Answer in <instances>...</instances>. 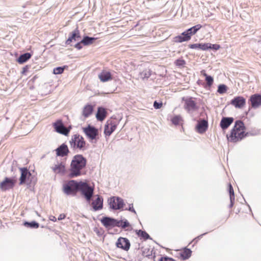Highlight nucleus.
Listing matches in <instances>:
<instances>
[{
	"label": "nucleus",
	"instance_id": "f257e3e1",
	"mask_svg": "<svg viewBox=\"0 0 261 261\" xmlns=\"http://www.w3.org/2000/svg\"><path fill=\"white\" fill-rule=\"evenodd\" d=\"M87 164V159L82 154L75 155L71 161L69 176L71 178L82 175V170Z\"/></svg>",
	"mask_w": 261,
	"mask_h": 261
},
{
	"label": "nucleus",
	"instance_id": "f03ea898",
	"mask_svg": "<svg viewBox=\"0 0 261 261\" xmlns=\"http://www.w3.org/2000/svg\"><path fill=\"white\" fill-rule=\"evenodd\" d=\"M245 128L244 123L241 120H237L233 128L231 129L229 137L227 136L228 139L232 142H237L241 141L244 137L247 136L248 133H245L244 129Z\"/></svg>",
	"mask_w": 261,
	"mask_h": 261
},
{
	"label": "nucleus",
	"instance_id": "7ed1b4c3",
	"mask_svg": "<svg viewBox=\"0 0 261 261\" xmlns=\"http://www.w3.org/2000/svg\"><path fill=\"white\" fill-rule=\"evenodd\" d=\"M79 188L81 195L85 198L87 202L90 203L94 195V187L91 186L86 182L80 181Z\"/></svg>",
	"mask_w": 261,
	"mask_h": 261
},
{
	"label": "nucleus",
	"instance_id": "20e7f679",
	"mask_svg": "<svg viewBox=\"0 0 261 261\" xmlns=\"http://www.w3.org/2000/svg\"><path fill=\"white\" fill-rule=\"evenodd\" d=\"M80 181L70 180L64 184L63 186V191L67 195L74 196L79 192Z\"/></svg>",
	"mask_w": 261,
	"mask_h": 261
},
{
	"label": "nucleus",
	"instance_id": "39448f33",
	"mask_svg": "<svg viewBox=\"0 0 261 261\" xmlns=\"http://www.w3.org/2000/svg\"><path fill=\"white\" fill-rule=\"evenodd\" d=\"M21 171V176L19 179V185L27 184L28 185H34L36 183V179L27 168H20Z\"/></svg>",
	"mask_w": 261,
	"mask_h": 261
},
{
	"label": "nucleus",
	"instance_id": "423d86ee",
	"mask_svg": "<svg viewBox=\"0 0 261 261\" xmlns=\"http://www.w3.org/2000/svg\"><path fill=\"white\" fill-rule=\"evenodd\" d=\"M71 148L73 149L79 148L80 150H85L86 142L84 138L79 134H75L71 137L69 141Z\"/></svg>",
	"mask_w": 261,
	"mask_h": 261
},
{
	"label": "nucleus",
	"instance_id": "0eeeda50",
	"mask_svg": "<svg viewBox=\"0 0 261 261\" xmlns=\"http://www.w3.org/2000/svg\"><path fill=\"white\" fill-rule=\"evenodd\" d=\"M110 207L114 210H120L123 208L124 203L123 200L119 197L113 196L108 200Z\"/></svg>",
	"mask_w": 261,
	"mask_h": 261
},
{
	"label": "nucleus",
	"instance_id": "6e6552de",
	"mask_svg": "<svg viewBox=\"0 0 261 261\" xmlns=\"http://www.w3.org/2000/svg\"><path fill=\"white\" fill-rule=\"evenodd\" d=\"M83 130L90 140L97 139L98 136V130L95 126L89 124L87 127H83Z\"/></svg>",
	"mask_w": 261,
	"mask_h": 261
},
{
	"label": "nucleus",
	"instance_id": "1a4fd4ad",
	"mask_svg": "<svg viewBox=\"0 0 261 261\" xmlns=\"http://www.w3.org/2000/svg\"><path fill=\"white\" fill-rule=\"evenodd\" d=\"M55 130L58 133L67 136L71 128V126L68 127L65 126L61 120H58L53 123Z\"/></svg>",
	"mask_w": 261,
	"mask_h": 261
},
{
	"label": "nucleus",
	"instance_id": "9d476101",
	"mask_svg": "<svg viewBox=\"0 0 261 261\" xmlns=\"http://www.w3.org/2000/svg\"><path fill=\"white\" fill-rule=\"evenodd\" d=\"M81 38L80 32L78 30V28H76L73 31L69 34V38L66 41L65 44L66 45H70L72 46V42L79 41L81 40Z\"/></svg>",
	"mask_w": 261,
	"mask_h": 261
},
{
	"label": "nucleus",
	"instance_id": "9b49d317",
	"mask_svg": "<svg viewBox=\"0 0 261 261\" xmlns=\"http://www.w3.org/2000/svg\"><path fill=\"white\" fill-rule=\"evenodd\" d=\"M101 223L106 227L119 226L118 220L109 217H104L100 220Z\"/></svg>",
	"mask_w": 261,
	"mask_h": 261
},
{
	"label": "nucleus",
	"instance_id": "f8f14e48",
	"mask_svg": "<svg viewBox=\"0 0 261 261\" xmlns=\"http://www.w3.org/2000/svg\"><path fill=\"white\" fill-rule=\"evenodd\" d=\"M118 248H121L125 251H128L129 249L130 244L129 240L125 238H119L116 243Z\"/></svg>",
	"mask_w": 261,
	"mask_h": 261
},
{
	"label": "nucleus",
	"instance_id": "ddd939ff",
	"mask_svg": "<svg viewBox=\"0 0 261 261\" xmlns=\"http://www.w3.org/2000/svg\"><path fill=\"white\" fill-rule=\"evenodd\" d=\"M230 104L236 108L241 109L246 104V99L243 96H238L230 101Z\"/></svg>",
	"mask_w": 261,
	"mask_h": 261
},
{
	"label": "nucleus",
	"instance_id": "4468645a",
	"mask_svg": "<svg viewBox=\"0 0 261 261\" xmlns=\"http://www.w3.org/2000/svg\"><path fill=\"white\" fill-rule=\"evenodd\" d=\"M184 100L185 102V108L188 112H192L198 109L196 103L193 100L192 97L186 98Z\"/></svg>",
	"mask_w": 261,
	"mask_h": 261
},
{
	"label": "nucleus",
	"instance_id": "2eb2a0df",
	"mask_svg": "<svg viewBox=\"0 0 261 261\" xmlns=\"http://www.w3.org/2000/svg\"><path fill=\"white\" fill-rule=\"evenodd\" d=\"M117 125L115 122L112 120L108 121L105 125L104 134L106 136H110L116 129Z\"/></svg>",
	"mask_w": 261,
	"mask_h": 261
},
{
	"label": "nucleus",
	"instance_id": "dca6fc26",
	"mask_svg": "<svg viewBox=\"0 0 261 261\" xmlns=\"http://www.w3.org/2000/svg\"><path fill=\"white\" fill-rule=\"evenodd\" d=\"M15 180L8 177H6L5 179L0 183V189L2 191H6L12 188L15 185Z\"/></svg>",
	"mask_w": 261,
	"mask_h": 261
},
{
	"label": "nucleus",
	"instance_id": "f3484780",
	"mask_svg": "<svg viewBox=\"0 0 261 261\" xmlns=\"http://www.w3.org/2000/svg\"><path fill=\"white\" fill-rule=\"evenodd\" d=\"M249 101L251 102V106L252 108L256 109L261 106V95L259 94H254L250 97Z\"/></svg>",
	"mask_w": 261,
	"mask_h": 261
},
{
	"label": "nucleus",
	"instance_id": "a211bd4d",
	"mask_svg": "<svg viewBox=\"0 0 261 261\" xmlns=\"http://www.w3.org/2000/svg\"><path fill=\"white\" fill-rule=\"evenodd\" d=\"M208 126V121L205 119H200L198 121L196 126V129L200 134H203L206 132Z\"/></svg>",
	"mask_w": 261,
	"mask_h": 261
},
{
	"label": "nucleus",
	"instance_id": "6ab92c4d",
	"mask_svg": "<svg viewBox=\"0 0 261 261\" xmlns=\"http://www.w3.org/2000/svg\"><path fill=\"white\" fill-rule=\"evenodd\" d=\"M91 205L94 211L101 210L103 207V198L97 195L96 199L91 203Z\"/></svg>",
	"mask_w": 261,
	"mask_h": 261
},
{
	"label": "nucleus",
	"instance_id": "aec40b11",
	"mask_svg": "<svg viewBox=\"0 0 261 261\" xmlns=\"http://www.w3.org/2000/svg\"><path fill=\"white\" fill-rule=\"evenodd\" d=\"M55 150L56 151L57 155L62 157L67 156L69 152L67 145L65 143L61 144Z\"/></svg>",
	"mask_w": 261,
	"mask_h": 261
},
{
	"label": "nucleus",
	"instance_id": "412c9836",
	"mask_svg": "<svg viewBox=\"0 0 261 261\" xmlns=\"http://www.w3.org/2000/svg\"><path fill=\"white\" fill-rule=\"evenodd\" d=\"M187 30L182 32L180 35H178L174 38V42L177 43H181L185 41H189L191 39V36Z\"/></svg>",
	"mask_w": 261,
	"mask_h": 261
},
{
	"label": "nucleus",
	"instance_id": "4be33fe9",
	"mask_svg": "<svg viewBox=\"0 0 261 261\" xmlns=\"http://www.w3.org/2000/svg\"><path fill=\"white\" fill-rule=\"evenodd\" d=\"M234 119L232 117H222L220 126L223 130L227 129L233 122Z\"/></svg>",
	"mask_w": 261,
	"mask_h": 261
},
{
	"label": "nucleus",
	"instance_id": "5701e85b",
	"mask_svg": "<svg viewBox=\"0 0 261 261\" xmlns=\"http://www.w3.org/2000/svg\"><path fill=\"white\" fill-rule=\"evenodd\" d=\"M107 112L106 109L102 107H99L96 114V119L99 121L103 120L107 116Z\"/></svg>",
	"mask_w": 261,
	"mask_h": 261
},
{
	"label": "nucleus",
	"instance_id": "b1692460",
	"mask_svg": "<svg viewBox=\"0 0 261 261\" xmlns=\"http://www.w3.org/2000/svg\"><path fill=\"white\" fill-rule=\"evenodd\" d=\"M98 77L102 82H106L112 80V75L109 71H102L98 75Z\"/></svg>",
	"mask_w": 261,
	"mask_h": 261
},
{
	"label": "nucleus",
	"instance_id": "393cba45",
	"mask_svg": "<svg viewBox=\"0 0 261 261\" xmlns=\"http://www.w3.org/2000/svg\"><path fill=\"white\" fill-rule=\"evenodd\" d=\"M93 107L92 105L87 104L83 108L82 115L85 117H88L93 112Z\"/></svg>",
	"mask_w": 261,
	"mask_h": 261
},
{
	"label": "nucleus",
	"instance_id": "a878e982",
	"mask_svg": "<svg viewBox=\"0 0 261 261\" xmlns=\"http://www.w3.org/2000/svg\"><path fill=\"white\" fill-rule=\"evenodd\" d=\"M52 169L56 173H64L65 171V165L63 163L58 164L53 167Z\"/></svg>",
	"mask_w": 261,
	"mask_h": 261
},
{
	"label": "nucleus",
	"instance_id": "bb28decb",
	"mask_svg": "<svg viewBox=\"0 0 261 261\" xmlns=\"http://www.w3.org/2000/svg\"><path fill=\"white\" fill-rule=\"evenodd\" d=\"M31 57V54L29 53H26L21 55L17 59V62L20 64H22L27 62Z\"/></svg>",
	"mask_w": 261,
	"mask_h": 261
},
{
	"label": "nucleus",
	"instance_id": "cd10ccee",
	"mask_svg": "<svg viewBox=\"0 0 261 261\" xmlns=\"http://www.w3.org/2000/svg\"><path fill=\"white\" fill-rule=\"evenodd\" d=\"M206 43H195L189 44V47L192 49H199L202 50H206Z\"/></svg>",
	"mask_w": 261,
	"mask_h": 261
},
{
	"label": "nucleus",
	"instance_id": "c85d7f7f",
	"mask_svg": "<svg viewBox=\"0 0 261 261\" xmlns=\"http://www.w3.org/2000/svg\"><path fill=\"white\" fill-rule=\"evenodd\" d=\"M151 70L150 69H145L143 71L140 72L139 76L143 80H144L145 79H148L151 74Z\"/></svg>",
	"mask_w": 261,
	"mask_h": 261
},
{
	"label": "nucleus",
	"instance_id": "c756f323",
	"mask_svg": "<svg viewBox=\"0 0 261 261\" xmlns=\"http://www.w3.org/2000/svg\"><path fill=\"white\" fill-rule=\"evenodd\" d=\"M95 40V38L85 36H84L82 39H81V42L83 43L84 45H89L92 44Z\"/></svg>",
	"mask_w": 261,
	"mask_h": 261
},
{
	"label": "nucleus",
	"instance_id": "7c9ffc66",
	"mask_svg": "<svg viewBox=\"0 0 261 261\" xmlns=\"http://www.w3.org/2000/svg\"><path fill=\"white\" fill-rule=\"evenodd\" d=\"M202 72H203V75L205 77V81H206V86H205V88H206V87H211L212 86V85H213V82H214V79H213V77L212 76L207 74L205 72L204 70L202 71Z\"/></svg>",
	"mask_w": 261,
	"mask_h": 261
},
{
	"label": "nucleus",
	"instance_id": "2f4dec72",
	"mask_svg": "<svg viewBox=\"0 0 261 261\" xmlns=\"http://www.w3.org/2000/svg\"><path fill=\"white\" fill-rule=\"evenodd\" d=\"M192 251L190 249L185 248L184 250L180 253V256L183 260L188 259L191 255Z\"/></svg>",
	"mask_w": 261,
	"mask_h": 261
},
{
	"label": "nucleus",
	"instance_id": "473e14b6",
	"mask_svg": "<svg viewBox=\"0 0 261 261\" xmlns=\"http://www.w3.org/2000/svg\"><path fill=\"white\" fill-rule=\"evenodd\" d=\"M202 28V25L200 24L195 25L192 28L187 29V32H189L191 36L195 34L198 30H199Z\"/></svg>",
	"mask_w": 261,
	"mask_h": 261
},
{
	"label": "nucleus",
	"instance_id": "72a5a7b5",
	"mask_svg": "<svg viewBox=\"0 0 261 261\" xmlns=\"http://www.w3.org/2000/svg\"><path fill=\"white\" fill-rule=\"evenodd\" d=\"M23 225L29 228H38L39 226V224L35 221L31 222L25 221L23 223Z\"/></svg>",
	"mask_w": 261,
	"mask_h": 261
},
{
	"label": "nucleus",
	"instance_id": "f704fd0d",
	"mask_svg": "<svg viewBox=\"0 0 261 261\" xmlns=\"http://www.w3.org/2000/svg\"><path fill=\"white\" fill-rule=\"evenodd\" d=\"M137 234L144 240H146L147 239H151L149 235L145 231L140 230H137L136 231Z\"/></svg>",
	"mask_w": 261,
	"mask_h": 261
},
{
	"label": "nucleus",
	"instance_id": "c9c22d12",
	"mask_svg": "<svg viewBox=\"0 0 261 261\" xmlns=\"http://www.w3.org/2000/svg\"><path fill=\"white\" fill-rule=\"evenodd\" d=\"M152 250H150L148 248H143L142 250V255L148 258H150L152 257Z\"/></svg>",
	"mask_w": 261,
	"mask_h": 261
},
{
	"label": "nucleus",
	"instance_id": "e433bc0d",
	"mask_svg": "<svg viewBox=\"0 0 261 261\" xmlns=\"http://www.w3.org/2000/svg\"><path fill=\"white\" fill-rule=\"evenodd\" d=\"M228 89L227 87L224 84H220L218 87L217 92L220 94H223L226 92Z\"/></svg>",
	"mask_w": 261,
	"mask_h": 261
},
{
	"label": "nucleus",
	"instance_id": "4c0bfd02",
	"mask_svg": "<svg viewBox=\"0 0 261 261\" xmlns=\"http://www.w3.org/2000/svg\"><path fill=\"white\" fill-rule=\"evenodd\" d=\"M119 226H116L117 227H121V228L124 229L130 226L129 223L126 219L118 221Z\"/></svg>",
	"mask_w": 261,
	"mask_h": 261
},
{
	"label": "nucleus",
	"instance_id": "58836bf2",
	"mask_svg": "<svg viewBox=\"0 0 261 261\" xmlns=\"http://www.w3.org/2000/svg\"><path fill=\"white\" fill-rule=\"evenodd\" d=\"M67 67V66H63L62 67H58L55 68L53 70V73L55 74H59L62 73L64 69Z\"/></svg>",
	"mask_w": 261,
	"mask_h": 261
},
{
	"label": "nucleus",
	"instance_id": "ea45409f",
	"mask_svg": "<svg viewBox=\"0 0 261 261\" xmlns=\"http://www.w3.org/2000/svg\"><path fill=\"white\" fill-rule=\"evenodd\" d=\"M206 50L211 49L213 50H218L220 48V45L217 44H211L210 43H206Z\"/></svg>",
	"mask_w": 261,
	"mask_h": 261
},
{
	"label": "nucleus",
	"instance_id": "a19ab883",
	"mask_svg": "<svg viewBox=\"0 0 261 261\" xmlns=\"http://www.w3.org/2000/svg\"><path fill=\"white\" fill-rule=\"evenodd\" d=\"M175 64L178 67H184L186 64V61L181 59H178L175 60Z\"/></svg>",
	"mask_w": 261,
	"mask_h": 261
},
{
	"label": "nucleus",
	"instance_id": "79ce46f5",
	"mask_svg": "<svg viewBox=\"0 0 261 261\" xmlns=\"http://www.w3.org/2000/svg\"><path fill=\"white\" fill-rule=\"evenodd\" d=\"M180 119L181 117L179 116H175L172 118L171 121L173 124L177 125L179 124Z\"/></svg>",
	"mask_w": 261,
	"mask_h": 261
},
{
	"label": "nucleus",
	"instance_id": "37998d69",
	"mask_svg": "<svg viewBox=\"0 0 261 261\" xmlns=\"http://www.w3.org/2000/svg\"><path fill=\"white\" fill-rule=\"evenodd\" d=\"M163 106V103L162 102H158L157 101H154L153 102V107L155 109H160Z\"/></svg>",
	"mask_w": 261,
	"mask_h": 261
},
{
	"label": "nucleus",
	"instance_id": "c03bdc74",
	"mask_svg": "<svg viewBox=\"0 0 261 261\" xmlns=\"http://www.w3.org/2000/svg\"><path fill=\"white\" fill-rule=\"evenodd\" d=\"M159 261H176L172 258L169 257L168 256H162L161 257Z\"/></svg>",
	"mask_w": 261,
	"mask_h": 261
},
{
	"label": "nucleus",
	"instance_id": "a18cd8bd",
	"mask_svg": "<svg viewBox=\"0 0 261 261\" xmlns=\"http://www.w3.org/2000/svg\"><path fill=\"white\" fill-rule=\"evenodd\" d=\"M229 193V196L230 197H233L234 196V191L232 188V185L229 184V188H228Z\"/></svg>",
	"mask_w": 261,
	"mask_h": 261
},
{
	"label": "nucleus",
	"instance_id": "49530a36",
	"mask_svg": "<svg viewBox=\"0 0 261 261\" xmlns=\"http://www.w3.org/2000/svg\"><path fill=\"white\" fill-rule=\"evenodd\" d=\"M80 40L79 41H77V43L74 45V47H75L78 50H80L83 47V43L81 42Z\"/></svg>",
	"mask_w": 261,
	"mask_h": 261
},
{
	"label": "nucleus",
	"instance_id": "de8ad7c7",
	"mask_svg": "<svg viewBox=\"0 0 261 261\" xmlns=\"http://www.w3.org/2000/svg\"><path fill=\"white\" fill-rule=\"evenodd\" d=\"M230 203L229 204V207L231 208L233 205V203H234V196L232 197H230Z\"/></svg>",
	"mask_w": 261,
	"mask_h": 261
},
{
	"label": "nucleus",
	"instance_id": "09e8293b",
	"mask_svg": "<svg viewBox=\"0 0 261 261\" xmlns=\"http://www.w3.org/2000/svg\"><path fill=\"white\" fill-rule=\"evenodd\" d=\"M128 210L135 213V214H136V211L135 210V209L134 208V207H133V204H129V207L128 208Z\"/></svg>",
	"mask_w": 261,
	"mask_h": 261
},
{
	"label": "nucleus",
	"instance_id": "8fccbe9b",
	"mask_svg": "<svg viewBox=\"0 0 261 261\" xmlns=\"http://www.w3.org/2000/svg\"><path fill=\"white\" fill-rule=\"evenodd\" d=\"M65 217H66V216H65V214H61L58 217V220H62L64 219L65 218Z\"/></svg>",
	"mask_w": 261,
	"mask_h": 261
},
{
	"label": "nucleus",
	"instance_id": "3c124183",
	"mask_svg": "<svg viewBox=\"0 0 261 261\" xmlns=\"http://www.w3.org/2000/svg\"><path fill=\"white\" fill-rule=\"evenodd\" d=\"M49 220L53 222H56L57 221V218L54 216H51L49 217Z\"/></svg>",
	"mask_w": 261,
	"mask_h": 261
},
{
	"label": "nucleus",
	"instance_id": "603ef678",
	"mask_svg": "<svg viewBox=\"0 0 261 261\" xmlns=\"http://www.w3.org/2000/svg\"><path fill=\"white\" fill-rule=\"evenodd\" d=\"M27 69H28V68H27V66H26L25 67H24V68H23V71H22V73H24V72H25V71H26V70H27Z\"/></svg>",
	"mask_w": 261,
	"mask_h": 261
},
{
	"label": "nucleus",
	"instance_id": "864d4df0",
	"mask_svg": "<svg viewBox=\"0 0 261 261\" xmlns=\"http://www.w3.org/2000/svg\"><path fill=\"white\" fill-rule=\"evenodd\" d=\"M206 233H204L203 234H202L201 235H200L198 237V238H201L203 235L205 234Z\"/></svg>",
	"mask_w": 261,
	"mask_h": 261
},
{
	"label": "nucleus",
	"instance_id": "5fc2aeb1",
	"mask_svg": "<svg viewBox=\"0 0 261 261\" xmlns=\"http://www.w3.org/2000/svg\"><path fill=\"white\" fill-rule=\"evenodd\" d=\"M153 261H155L154 260Z\"/></svg>",
	"mask_w": 261,
	"mask_h": 261
}]
</instances>
